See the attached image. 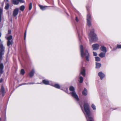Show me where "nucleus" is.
<instances>
[{"label":"nucleus","mask_w":121,"mask_h":121,"mask_svg":"<svg viewBox=\"0 0 121 121\" xmlns=\"http://www.w3.org/2000/svg\"><path fill=\"white\" fill-rule=\"evenodd\" d=\"M81 74L85 76V70L83 69L81 72Z\"/></svg>","instance_id":"nucleus-22"},{"label":"nucleus","mask_w":121,"mask_h":121,"mask_svg":"<svg viewBox=\"0 0 121 121\" xmlns=\"http://www.w3.org/2000/svg\"><path fill=\"white\" fill-rule=\"evenodd\" d=\"M79 82L80 83H82L83 81V78L81 76L79 78Z\"/></svg>","instance_id":"nucleus-26"},{"label":"nucleus","mask_w":121,"mask_h":121,"mask_svg":"<svg viewBox=\"0 0 121 121\" xmlns=\"http://www.w3.org/2000/svg\"><path fill=\"white\" fill-rule=\"evenodd\" d=\"M1 92L2 93V95L3 96L4 95L3 94L4 92V89L3 86H2L1 87Z\"/></svg>","instance_id":"nucleus-24"},{"label":"nucleus","mask_w":121,"mask_h":121,"mask_svg":"<svg viewBox=\"0 0 121 121\" xmlns=\"http://www.w3.org/2000/svg\"><path fill=\"white\" fill-rule=\"evenodd\" d=\"M43 82L44 84L46 85L49 84L50 85V84H52L51 81L49 82L48 81L46 80H43Z\"/></svg>","instance_id":"nucleus-8"},{"label":"nucleus","mask_w":121,"mask_h":121,"mask_svg":"<svg viewBox=\"0 0 121 121\" xmlns=\"http://www.w3.org/2000/svg\"><path fill=\"white\" fill-rule=\"evenodd\" d=\"M99 45L97 44H95L92 45V47L94 50H98L99 48Z\"/></svg>","instance_id":"nucleus-4"},{"label":"nucleus","mask_w":121,"mask_h":121,"mask_svg":"<svg viewBox=\"0 0 121 121\" xmlns=\"http://www.w3.org/2000/svg\"><path fill=\"white\" fill-rule=\"evenodd\" d=\"M5 38L8 40H11L12 38V36L11 35L9 36L8 34H6Z\"/></svg>","instance_id":"nucleus-11"},{"label":"nucleus","mask_w":121,"mask_h":121,"mask_svg":"<svg viewBox=\"0 0 121 121\" xmlns=\"http://www.w3.org/2000/svg\"><path fill=\"white\" fill-rule=\"evenodd\" d=\"M39 6L41 9L43 10H46V8L48 7L47 6H43L40 5H39Z\"/></svg>","instance_id":"nucleus-12"},{"label":"nucleus","mask_w":121,"mask_h":121,"mask_svg":"<svg viewBox=\"0 0 121 121\" xmlns=\"http://www.w3.org/2000/svg\"><path fill=\"white\" fill-rule=\"evenodd\" d=\"M26 30L25 31V33H24V39L25 40L26 39Z\"/></svg>","instance_id":"nucleus-30"},{"label":"nucleus","mask_w":121,"mask_h":121,"mask_svg":"<svg viewBox=\"0 0 121 121\" xmlns=\"http://www.w3.org/2000/svg\"><path fill=\"white\" fill-rule=\"evenodd\" d=\"M78 36H79V34H78Z\"/></svg>","instance_id":"nucleus-39"},{"label":"nucleus","mask_w":121,"mask_h":121,"mask_svg":"<svg viewBox=\"0 0 121 121\" xmlns=\"http://www.w3.org/2000/svg\"><path fill=\"white\" fill-rule=\"evenodd\" d=\"M11 30H9L8 31V34H8V35H9L11 34Z\"/></svg>","instance_id":"nucleus-33"},{"label":"nucleus","mask_w":121,"mask_h":121,"mask_svg":"<svg viewBox=\"0 0 121 121\" xmlns=\"http://www.w3.org/2000/svg\"><path fill=\"white\" fill-rule=\"evenodd\" d=\"M19 9L21 11H23L25 9L24 6V5H22L20 7Z\"/></svg>","instance_id":"nucleus-20"},{"label":"nucleus","mask_w":121,"mask_h":121,"mask_svg":"<svg viewBox=\"0 0 121 121\" xmlns=\"http://www.w3.org/2000/svg\"><path fill=\"white\" fill-rule=\"evenodd\" d=\"M71 94L73 97L75 98L78 101L79 100V98L78 97V96L75 91L72 92L71 93Z\"/></svg>","instance_id":"nucleus-3"},{"label":"nucleus","mask_w":121,"mask_h":121,"mask_svg":"<svg viewBox=\"0 0 121 121\" xmlns=\"http://www.w3.org/2000/svg\"><path fill=\"white\" fill-rule=\"evenodd\" d=\"M95 58L96 61H100V59L99 57H96Z\"/></svg>","instance_id":"nucleus-27"},{"label":"nucleus","mask_w":121,"mask_h":121,"mask_svg":"<svg viewBox=\"0 0 121 121\" xmlns=\"http://www.w3.org/2000/svg\"><path fill=\"white\" fill-rule=\"evenodd\" d=\"M2 81V79H1L0 80V82H1Z\"/></svg>","instance_id":"nucleus-36"},{"label":"nucleus","mask_w":121,"mask_h":121,"mask_svg":"<svg viewBox=\"0 0 121 121\" xmlns=\"http://www.w3.org/2000/svg\"><path fill=\"white\" fill-rule=\"evenodd\" d=\"M4 1L5 2L6 4L8 3V2L9 1L8 0H4Z\"/></svg>","instance_id":"nucleus-35"},{"label":"nucleus","mask_w":121,"mask_h":121,"mask_svg":"<svg viewBox=\"0 0 121 121\" xmlns=\"http://www.w3.org/2000/svg\"><path fill=\"white\" fill-rule=\"evenodd\" d=\"M50 84V85L53 86L54 87L58 89H59L60 88V85L57 84H56L55 85H53L52 83V84Z\"/></svg>","instance_id":"nucleus-14"},{"label":"nucleus","mask_w":121,"mask_h":121,"mask_svg":"<svg viewBox=\"0 0 121 121\" xmlns=\"http://www.w3.org/2000/svg\"><path fill=\"white\" fill-rule=\"evenodd\" d=\"M32 3H30L29 4V9L30 10L32 9Z\"/></svg>","instance_id":"nucleus-28"},{"label":"nucleus","mask_w":121,"mask_h":121,"mask_svg":"<svg viewBox=\"0 0 121 121\" xmlns=\"http://www.w3.org/2000/svg\"><path fill=\"white\" fill-rule=\"evenodd\" d=\"M117 48H121V45H117Z\"/></svg>","instance_id":"nucleus-31"},{"label":"nucleus","mask_w":121,"mask_h":121,"mask_svg":"<svg viewBox=\"0 0 121 121\" xmlns=\"http://www.w3.org/2000/svg\"><path fill=\"white\" fill-rule=\"evenodd\" d=\"M34 69H33L30 73L29 74L30 76L31 77H32L34 74Z\"/></svg>","instance_id":"nucleus-16"},{"label":"nucleus","mask_w":121,"mask_h":121,"mask_svg":"<svg viewBox=\"0 0 121 121\" xmlns=\"http://www.w3.org/2000/svg\"><path fill=\"white\" fill-rule=\"evenodd\" d=\"M82 94L84 95H86L87 94V91L86 88L84 89V90L82 92Z\"/></svg>","instance_id":"nucleus-15"},{"label":"nucleus","mask_w":121,"mask_h":121,"mask_svg":"<svg viewBox=\"0 0 121 121\" xmlns=\"http://www.w3.org/2000/svg\"><path fill=\"white\" fill-rule=\"evenodd\" d=\"M106 53L101 52L99 54V56L101 58H103L105 56Z\"/></svg>","instance_id":"nucleus-13"},{"label":"nucleus","mask_w":121,"mask_h":121,"mask_svg":"<svg viewBox=\"0 0 121 121\" xmlns=\"http://www.w3.org/2000/svg\"><path fill=\"white\" fill-rule=\"evenodd\" d=\"M80 49L81 56L82 57H83L84 55H85L86 56V60L87 61H89V55L88 51L86 50L85 53L84 54L83 47L82 45L80 46Z\"/></svg>","instance_id":"nucleus-1"},{"label":"nucleus","mask_w":121,"mask_h":121,"mask_svg":"<svg viewBox=\"0 0 121 121\" xmlns=\"http://www.w3.org/2000/svg\"><path fill=\"white\" fill-rule=\"evenodd\" d=\"M91 107L93 110H95L96 109V106L94 104H92L91 106Z\"/></svg>","instance_id":"nucleus-25"},{"label":"nucleus","mask_w":121,"mask_h":121,"mask_svg":"<svg viewBox=\"0 0 121 121\" xmlns=\"http://www.w3.org/2000/svg\"><path fill=\"white\" fill-rule=\"evenodd\" d=\"M101 66V64L100 63H96V68H99Z\"/></svg>","instance_id":"nucleus-17"},{"label":"nucleus","mask_w":121,"mask_h":121,"mask_svg":"<svg viewBox=\"0 0 121 121\" xmlns=\"http://www.w3.org/2000/svg\"><path fill=\"white\" fill-rule=\"evenodd\" d=\"M87 24L89 26H90L91 25V19L90 15L89 13L87 14Z\"/></svg>","instance_id":"nucleus-2"},{"label":"nucleus","mask_w":121,"mask_h":121,"mask_svg":"<svg viewBox=\"0 0 121 121\" xmlns=\"http://www.w3.org/2000/svg\"><path fill=\"white\" fill-rule=\"evenodd\" d=\"M93 55L94 56H96L97 55V53L96 52H93Z\"/></svg>","instance_id":"nucleus-32"},{"label":"nucleus","mask_w":121,"mask_h":121,"mask_svg":"<svg viewBox=\"0 0 121 121\" xmlns=\"http://www.w3.org/2000/svg\"><path fill=\"white\" fill-rule=\"evenodd\" d=\"M18 8H16L14 10L13 13V15L14 16H17L18 13Z\"/></svg>","instance_id":"nucleus-5"},{"label":"nucleus","mask_w":121,"mask_h":121,"mask_svg":"<svg viewBox=\"0 0 121 121\" xmlns=\"http://www.w3.org/2000/svg\"><path fill=\"white\" fill-rule=\"evenodd\" d=\"M75 20H76V21H77V22H78L79 21V20L78 19L77 17H76Z\"/></svg>","instance_id":"nucleus-34"},{"label":"nucleus","mask_w":121,"mask_h":121,"mask_svg":"<svg viewBox=\"0 0 121 121\" xmlns=\"http://www.w3.org/2000/svg\"><path fill=\"white\" fill-rule=\"evenodd\" d=\"M100 50L102 52L106 53L107 52L106 48L104 46H102L100 48Z\"/></svg>","instance_id":"nucleus-7"},{"label":"nucleus","mask_w":121,"mask_h":121,"mask_svg":"<svg viewBox=\"0 0 121 121\" xmlns=\"http://www.w3.org/2000/svg\"><path fill=\"white\" fill-rule=\"evenodd\" d=\"M29 84H34V83H29Z\"/></svg>","instance_id":"nucleus-38"},{"label":"nucleus","mask_w":121,"mask_h":121,"mask_svg":"<svg viewBox=\"0 0 121 121\" xmlns=\"http://www.w3.org/2000/svg\"><path fill=\"white\" fill-rule=\"evenodd\" d=\"M25 73V71L23 69H22L20 73L21 74L23 75Z\"/></svg>","instance_id":"nucleus-29"},{"label":"nucleus","mask_w":121,"mask_h":121,"mask_svg":"<svg viewBox=\"0 0 121 121\" xmlns=\"http://www.w3.org/2000/svg\"><path fill=\"white\" fill-rule=\"evenodd\" d=\"M12 0V3L13 4H18L19 3L18 1L21 2L22 3L23 2V1L22 0Z\"/></svg>","instance_id":"nucleus-6"},{"label":"nucleus","mask_w":121,"mask_h":121,"mask_svg":"<svg viewBox=\"0 0 121 121\" xmlns=\"http://www.w3.org/2000/svg\"><path fill=\"white\" fill-rule=\"evenodd\" d=\"M1 34L0 32V38L1 37Z\"/></svg>","instance_id":"nucleus-37"},{"label":"nucleus","mask_w":121,"mask_h":121,"mask_svg":"<svg viewBox=\"0 0 121 121\" xmlns=\"http://www.w3.org/2000/svg\"><path fill=\"white\" fill-rule=\"evenodd\" d=\"M99 76L100 78V79L102 80L104 77L105 75L102 72H100L98 73Z\"/></svg>","instance_id":"nucleus-9"},{"label":"nucleus","mask_w":121,"mask_h":121,"mask_svg":"<svg viewBox=\"0 0 121 121\" xmlns=\"http://www.w3.org/2000/svg\"><path fill=\"white\" fill-rule=\"evenodd\" d=\"M90 35L91 37L93 39L94 37L96 38V35L93 32H91L90 34Z\"/></svg>","instance_id":"nucleus-10"},{"label":"nucleus","mask_w":121,"mask_h":121,"mask_svg":"<svg viewBox=\"0 0 121 121\" xmlns=\"http://www.w3.org/2000/svg\"><path fill=\"white\" fill-rule=\"evenodd\" d=\"M9 5L8 3L6 4V5L5 7V9H8L9 8Z\"/></svg>","instance_id":"nucleus-21"},{"label":"nucleus","mask_w":121,"mask_h":121,"mask_svg":"<svg viewBox=\"0 0 121 121\" xmlns=\"http://www.w3.org/2000/svg\"><path fill=\"white\" fill-rule=\"evenodd\" d=\"M2 12V9L0 8V22L1 21V15Z\"/></svg>","instance_id":"nucleus-18"},{"label":"nucleus","mask_w":121,"mask_h":121,"mask_svg":"<svg viewBox=\"0 0 121 121\" xmlns=\"http://www.w3.org/2000/svg\"><path fill=\"white\" fill-rule=\"evenodd\" d=\"M69 90L70 91H71L72 92L75 91H74V89L73 86H72L70 87L69 88Z\"/></svg>","instance_id":"nucleus-23"},{"label":"nucleus","mask_w":121,"mask_h":121,"mask_svg":"<svg viewBox=\"0 0 121 121\" xmlns=\"http://www.w3.org/2000/svg\"><path fill=\"white\" fill-rule=\"evenodd\" d=\"M12 43V40H8L7 45L9 46Z\"/></svg>","instance_id":"nucleus-19"}]
</instances>
